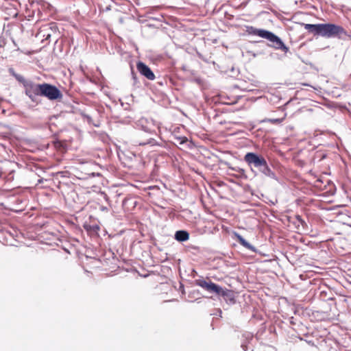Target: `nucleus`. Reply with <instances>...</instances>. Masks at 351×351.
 <instances>
[{
	"label": "nucleus",
	"mask_w": 351,
	"mask_h": 351,
	"mask_svg": "<svg viewBox=\"0 0 351 351\" xmlns=\"http://www.w3.org/2000/svg\"><path fill=\"white\" fill-rule=\"evenodd\" d=\"M8 71L19 83L23 84L25 95L33 102L36 101L39 96L45 97L51 101L62 98V93L54 85L48 83L36 84L32 80H26L22 75L16 73L12 68H10Z\"/></svg>",
	"instance_id": "1"
},
{
	"label": "nucleus",
	"mask_w": 351,
	"mask_h": 351,
	"mask_svg": "<svg viewBox=\"0 0 351 351\" xmlns=\"http://www.w3.org/2000/svg\"><path fill=\"white\" fill-rule=\"evenodd\" d=\"M308 33L315 36H322L325 38H341L346 34L344 29L333 23H319V24H306L302 23Z\"/></svg>",
	"instance_id": "2"
},
{
	"label": "nucleus",
	"mask_w": 351,
	"mask_h": 351,
	"mask_svg": "<svg viewBox=\"0 0 351 351\" xmlns=\"http://www.w3.org/2000/svg\"><path fill=\"white\" fill-rule=\"evenodd\" d=\"M244 160L248 165H253L260 171L265 172L269 171V167L265 158L253 152H248L244 156Z\"/></svg>",
	"instance_id": "3"
},
{
	"label": "nucleus",
	"mask_w": 351,
	"mask_h": 351,
	"mask_svg": "<svg viewBox=\"0 0 351 351\" xmlns=\"http://www.w3.org/2000/svg\"><path fill=\"white\" fill-rule=\"evenodd\" d=\"M196 284L210 293H215L217 295L223 297H230L232 295V291L228 289H223L220 286L215 284L211 281H206L204 280H197Z\"/></svg>",
	"instance_id": "4"
},
{
	"label": "nucleus",
	"mask_w": 351,
	"mask_h": 351,
	"mask_svg": "<svg viewBox=\"0 0 351 351\" xmlns=\"http://www.w3.org/2000/svg\"><path fill=\"white\" fill-rule=\"evenodd\" d=\"M196 284L210 293H215L217 295L223 297H230L232 295V291L228 289H223L220 286L215 284L211 281H206L204 280H197Z\"/></svg>",
	"instance_id": "5"
},
{
	"label": "nucleus",
	"mask_w": 351,
	"mask_h": 351,
	"mask_svg": "<svg viewBox=\"0 0 351 351\" xmlns=\"http://www.w3.org/2000/svg\"><path fill=\"white\" fill-rule=\"evenodd\" d=\"M264 38L271 43V44L269 45L270 47L274 48L275 49H280L285 53L289 51V47L284 44L278 36L272 32L267 31Z\"/></svg>",
	"instance_id": "6"
},
{
	"label": "nucleus",
	"mask_w": 351,
	"mask_h": 351,
	"mask_svg": "<svg viewBox=\"0 0 351 351\" xmlns=\"http://www.w3.org/2000/svg\"><path fill=\"white\" fill-rule=\"evenodd\" d=\"M57 29L56 25L53 23L45 24L40 27L36 34V37L41 39L42 41L49 40L52 33H56Z\"/></svg>",
	"instance_id": "7"
},
{
	"label": "nucleus",
	"mask_w": 351,
	"mask_h": 351,
	"mask_svg": "<svg viewBox=\"0 0 351 351\" xmlns=\"http://www.w3.org/2000/svg\"><path fill=\"white\" fill-rule=\"evenodd\" d=\"M13 164L8 163L3 165L0 169V178L6 182L14 180L15 170L12 168Z\"/></svg>",
	"instance_id": "8"
},
{
	"label": "nucleus",
	"mask_w": 351,
	"mask_h": 351,
	"mask_svg": "<svg viewBox=\"0 0 351 351\" xmlns=\"http://www.w3.org/2000/svg\"><path fill=\"white\" fill-rule=\"evenodd\" d=\"M136 69L143 76H145L147 79L149 80H154L155 79V75L150 69V68L147 66L145 63L142 62H138L136 64Z\"/></svg>",
	"instance_id": "9"
},
{
	"label": "nucleus",
	"mask_w": 351,
	"mask_h": 351,
	"mask_svg": "<svg viewBox=\"0 0 351 351\" xmlns=\"http://www.w3.org/2000/svg\"><path fill=\"white\" fill-rule=\"evenodd\" d=\"M267 31V30H265V29H257L256 27H254L253 26H247L246 27V32L248 34L258 36L263 38L265 37V35Z\"/></svg>",
	"instance_id": "10"
},
{
	"label": "nucleus",
	"mask_w": 351,
	"mask_h": 351,
	"mask_svg": "<svg viewBox=\"0 0 351 351\" xmlns=\"http://www.w3.org/2000/svg\"><path fill=\"white\" fill-rule=\"evenodd\" d=\"M175 238L178 241H186L189 239V234L184 230H179L176 232Z\"/></svg>",
	"instance_id": "11"
},
{
	"label": "nucleus",
	"mask_w": 351,
	"mask_h": 351,
	"mask_svg": "<svg viewBox=\"0 0 351 351\" xmlns=\"http://www.w3.org/2000/svg\"><path fill=\"white\" fill-rule=\"evenodd\" d=\"M234 235H235V238L237 239V241L241 245H243V247H246L247 249H249V250H252V246L248 243L243 238L242 236H241L238 233H234Z\"/></svg>",
	"instance_id": "12"
},
{
	"label": "nucleus",
	"mask_w": 351,
	"mask_h": 351,
	"mask_svg": "<svg viewBox=\"0 0 351 351\" xmlns=\"http://www.w3.org/2000/svg\"><path fill=\"white\" fill-rule=\"evenodd\" d=\"M138 144H139V145H150L151 146H155V145H158L154 138H149L147 141L140 142Z\"/></svg>",
	"instance_id": "13"
},
{
	"label": "nucleus",
	"mask_w": 351,
	"mask_h": 351,
	"mask_svg": "<svg viewBox=\"0 0 351 351\" xmlns=\"http://www.w3.org/2000/svg\"><path fill=\"white\" fill-rule=\"evenodd\" d=\"M285 119V118L282 119H268V122L273 123V124H278L282 122V121Z\"/></svg>",
	"instance_id": "14"
},
{
	"label": "nucleus",
	"mask_w": 351,
	"mask_h": 351,
	"mask_svg": "<svg viewBox=\"0 0 351 351\" xmlns=\"http://www.w3.org/2000/svg\"><path fill=\"white\" fill-rule=\"evenodd\" d=\"M295 219L302 226V227H304V226H306V223L305 221L302 219V218L301 217V216L300 215H296L295 216Z\"/></svg>",
	"instance_id": "15"
},
{
	"label": "nucleus",
	"mask_w": 351,
	"mask_h": 351,
	"mask_svg": "<svg viewBox=\"0 0 351 351\" xmlns=\"http://www.w3.org/2000/svg\"><path fill=\"white\" fill-rule=\"evenodd\" d=\"M187 141V138L186 137H184L182 140L180 142V144L184 143Z\"/></svg>",
	"instance_id": "16"
}]
</instances>
